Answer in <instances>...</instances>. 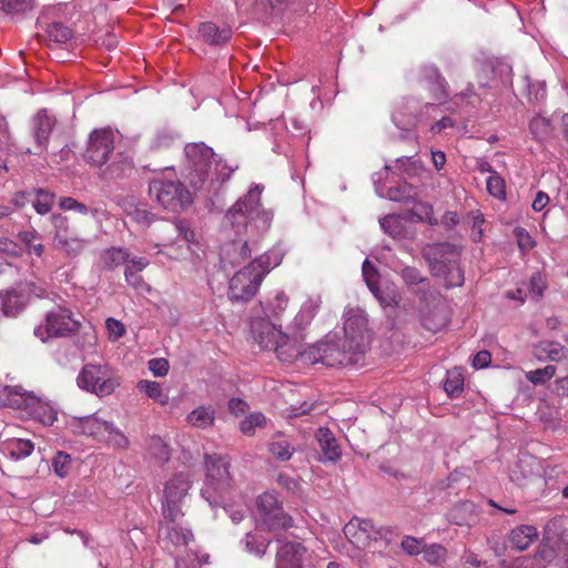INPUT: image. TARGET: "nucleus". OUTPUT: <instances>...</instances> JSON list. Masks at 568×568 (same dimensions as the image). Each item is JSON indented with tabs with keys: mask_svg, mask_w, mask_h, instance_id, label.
Listing matches in <instances>:
<instances>
[{
	"mask_svg": "<svg viewBox=\"0 0 568 568\" xmlns=\"http://www.w3.org/2000/svg\"><path fill=\"white\" fill-rule=\"evenodd\" d=\"M169 538L176 545H187L192 539V532L182 527L172 526L169 529Z\"/></svg>",
	"mask_w": 568,
	"mask_h": 568,
	"instance_id": "nucleus-56",
	"label": "nucleus"
},
{
	"mask_svg": "<svg viewBox=\"0 0 568 568\" xmlns=\"http://www.w3.org/2000/svg\"><path fill=\"white\" fill-rule=\"evenodd\" d=\"M57 229L53 243L55 247L63 250L68 255H78L84 247L85 241L69 235L67 217L60 214L52 216Z\"/></svg>",
	"mask_w": 568,
	"mask_h": 568,
	"instance_id": "nucleus-18",
	"label": "nucleus"
},
{
	"mask_svg": "<svg viewBox=\"0 0 568 568\" xmlns=\"http://www.w3.org/2000/svg\"><path fill=\"white\" fill-rule=\"evenodd\" d=\"M60 206L63 210L78 211L81 214H88L89 209L84 203L77 201L73 197L67 196L60 200Z\"/></svg>",
	"mask_w": 568,
	"mask_h": 568,
	"instance_id": "nucleus-63",
	"label": "nucleus"
},
{
	"mask_svg": "<svg viewBox=\"0 0 568 568\" xmlns=\"http://www.w3.org/2000/svg\"><path fill=\"white\" fill-rule=\"evenodd\" d=\"M105 327L109 333V338L111 341H116L125 334V326L118 320L113 317H109L105 321Z\"/></svg>",
	"mask_w": 568,
	"mask_h": 568,
	"instance_id": "nucleus-58",
	"label": "nucleus"
},
{
	"mask_svg": "<svg viewBox=\"0 0 568 568\" xmlns=\"http://www.w3.org/2000/svg\"><path fill=\"white\" fill-rule=\"evenodd\" d=\"M419 81L425 83L434 101L440 103L448 97V83L435 64H423L419 68Z\"/></svg>",
	"mask_w": 568,
	"mask_h": 568,
	"instance_id": "nucleus-15",
	"label": "nucleus"
},
{
	"mask_svg": "<svg viewBox=\"0 0 568 568\" xmlns=\"http://www.w3.org/2000/svg\"><path fill=\"white\" fill-rule=\"evenodd\" d=\"M148 265L149 261L145 257L139 256L131 260L129 257L125 262V280L132 283L141 282L143 278L139 276V273L142 272Z\"/></svg>",
	"mask_w": 568,
	"mask_h": 568,
	"instance_id": "nucleus-43",
	"label": "nucleus"
},
{
	"mask_svg": "<svg viewBox=\"0 0 568 568\" xmlns=\"http://www.w3.org/2000/svg\"><path fill=\"white\" fill-rule=\"evenodd\" d=\"M368 288L383 307L395 306L399 302L395 286H368Z\"/></svg>",
	"mask_w": 568,
	"mask_h": 568,
	"instance_id": "nucleus-39",
	"label": "nucleus"
},
{
	"mask_svg": "<svg viewBox=\"0 0 568 568\" xmlns=\"http://www.w3.org/2000/svg\"><path fill=\"white\" fill-rule=\"evenodd\" d=\"M22 254L23 246L21 244L7 236H0V256L20 257Z\"/></svg>",
	"mask_w": 568,
	"mask_h": 568,
	"instance_id": "nucleus-53",
	"label": "nucleus"
},
{
	"mask_svg": "<svg viewBox=\"0 0 568 568\" xmlns=\"http://www.w3.org/2000/svg\"><path fill=\"white\" fill-rule=\"evenodd\" d=\"M344 339L351 349L363 354L371 343V329L365 312L357 306H347L344 315Z\"/></svg>",
	"mask_w": 568,
	"mask_h": 568,
	"instance_id": "nucleus-6",
	"label": "nucleus"
},
{
	"mask_svg": "<svg viewBox=\"0 0 568 568\" xmlns=\"http://www.w3.org/2000/svg\"><path fill=\"white\" fill-rule=\"evenodd\" d=\"M191 486L192 479L187 473H176L165 483L163 503L165 519L175 523L183 515L181 503L186 497Z\"/></svg>",
	"mask_w": 568,
	"mask_h": 568,
	"instance_id": "nucleus-8",
	"label": "nucleus"
},
{
	"mask_svg": "<svg viewBox=\"0 0 568 568\" xmlns=\"http://www.w3.org/2000/svg\"><path fill=\"white\" fill-rule=\"evenodd\" d=\"M257 293V286H227V296L232 303H245Z\"/></svg>",
	"mask_w": 568,
	"mask_h": 568,
	"instance_id": "nucleus-45",
	"label": "nucleus"
},
{
	"mask_svg": "<svg viewBox=\"0 0 568 568\" xmlns=\"http://www.w3.org/2000/svg\"><path fill=\"white\" fill-rule=\"evenodd\" d=\"M268 449L271 454L281 462L291 459L295 450L292 444L288 442V439L282 436H278L277 438L273 439L270 443Z\"/></svg>",
	"mask_w": 568,
	"mask_h": 568,
	"instance_id": "nucleus-42",
	"label": "nucleus"
},
{
	"mask_svg": "<svg viewBox=\"0 0 568 568\" xmlns=\"http://www.w3.org/2000/svg\"><path fill=\"white\" fill-rule=\"evenodd\" d=\"M448 323L449 311L446 302L440 297L434 298L432 305L427 303L422 308V324L426 329L436 333Z\"/></svg>",
	"mask_w": 568,
	"mask_h": 568,
	"instance_id": "nucleus-16",
	"label": "nucleus"
},
{
	"mask_svg": "<svg viewBox=\"0 0 568 568\" xmlns=\"http://www.w3.org/2000/svg\"><path fill=\"white\" fill-rule=\"evenodd\" d=\"M556 374L554 365H547L544 368H537L526 373V379L535 385H544Z\"/></svg>",
	"mask_w": 568,
	"mask_h": 568,
	"instance_id": "nucleus-48",
	"label": "nucleus"
},
{
	"mask_svg": "<svg viewBox=\"0 0 568 568\" xmlns=\"http://www.w3.org/2000/svg\"><path fill=\"white\" fill-rule=\"evenodd\" d=\"M248 336L262 351L276 353L282 362H292L300 356V336L292 326L277 323L263 315L252 316L248 321Z\"/></svg>",
	"mask_w": 568,
	"mask_h": 568,
	"instance_id": "nucleus-2",
	"label": "nucleus"
},
{
	"mask_svg": "<svg viewBox=\"0 0 568 568\" xmlns=\"http://www.w3.org/2000/svg\"><path fill=\"white\" fill-rule=\"evenodd\" d=\"M530 132L538 140H547L555 135L552 120L537 115L529 123Z\"/></svg>",
	"mask_w": 568,
	"mask_h": 568,
	"instance_id": "nucleus-36",
	"label": "nucleus"
},
{
	"mask_svg": "<svg viewBox=\"0 0 568 568\" xmlns=\"http://www.w3.org/2000/svg\"><path fill=\"white\" fill-rule=\"evenodd\" d=\"M237 169L217 158L212 148L203 142L187 143L184 146L182 176L194 190H201L207 181L224 183Z\"/></svg>",
	"mask_w": 568,
	"mask_h": 568,
	"instance_id": "nucleus-1",
	"label": "nucleus"
},
{
	"mask_svg": "<svg viewBox=\"0 0 568 568\" xmlns=\"http://www.w3.org/2000/svg\"><path fill=\"white\" fill-rule=\"evenodd\" d=\"M546 532L547 538L554 541L559 551L568 552V527H562L561 519L551 520L546 527Z\"/></svg>",
	"mask_w": 568,
	"mask_h": 568,
	"instance_id": "nucleus-32",
	"label": "nucleus"
},
{
	"mask_svg": "<svg viewBox=\"0 0 568 568\" xmlns=\"http://www.w3.org/2000/svg\"><path fill=\"white\" fill-rule=\"evenodd\" d=\"M256 508L262 527L278 535L293 526L292 517L280 505L276 496L264 493L256 498Z\"/></svg>",
	"mask_w": 568,
	"mask_h": 568,
	"instance_id": "nucleus-7",
	"label": "nucleus"
},
{
	"mask_svg": "<svg viewBox=\"0 0 568 568\" xmlns=\"http://www.w3.org/2000/svg\"><path fill=\"white\" fill-rule=\"evenodd\" d=\"M262 187L255 185L237 200L225 214V222L230 223L239 233L246 229L248 223H254L257 229L266 230L273 220L270 211L261 207Z\"/></svg>",
	"mask_w": 568,
	"mask_h": 568,
	"instance_id": "nucleus-3",
	"label": "nucleus"
},
{
	"mask_svg": "<svg viewBox=\"0 0 568 568\" xmlns=\"http://www.w3.org/2000/svg\"><path fill=\"white\" fill-rule=\"evenodd\" d=\"M164 233L163 245L172 250L174 244H178L180 253L175 256H183L190 251L189 243L194 239V232L190 230L189 224L183 220H178L162 225Z\"/></svg>",
	"mask_w": 568,
	"mask_h": 568,
	"instance_id": "nucleus-13",
	"label": "nucleus"
},
{
	"mask_svg": "<svg viewBox=\"0 0 568 568\" xmlns=\"http://www.w3.org/2000/svg\"><path fill=\"white\" fill-rule=\"evenodd\" d=\"M199 36L209 45H224L232 38V29L226 26L219 27L211 21H206L199 26Z\"/></svg>",
	"mask_w": 568,
	"mask_h": 568,
	"instance_id": "nucleus-26",
	"label": "nucleus"
},
{
	"mask_svg": "<svg viewBox=\"0 0 568 568\" xmlns=\"http://www.w3.org/2000/svg\"><path fill=\"white\" fill-rule=\"evenodd\" d=\"M538 530L534 525H518L508 534L510 547L517 551L528 549L538 540Z\"/></svg>",
	"mask_w": 568,
	"mask_h": 568,
	"instance_id": "nucleus-25",
	"label": "nucleus"
},
{
	"mask_svg": "<svg viewBox=\"0 0 568 568\" xmlns=\"http://www.w3.org/2000/svg\"><path fill=\"white\" fill-rule=\"evenodd\" d=\"M57 124V120L53 115L49 114L45 109H42L36 113L32 118V135L36 141V149L29 150L30 153L40 154L47 146L49 136Z\"/></svg>",
	"mask_w": 568,
	"mask_h": 568,
	"instance_id": "nucleus-19",
	"label": "nucleus"
},
{
	"mask_svg": "<svg viewBox=\"0 0 568 568\" xmlns=\"http://www.w3.org/2000/svg\"><path fill=\"white\" fill-rule=\"evenodd\" d=\"M148 449L151 457L161 464L169 462L171 457L169 445L159 436L150 438Z\"/></svg>",
	"mask_w": 568,
	"mask_h": 568,
	"instance_id": "nucleus-40",
	"label": "nucleus"
},
{
	"mask_svg": "<svg viewBox=\"0 0 568 568\" xmlns=\"http://www.w3.org/2000/svg\"><path fill=\"white\" fill-rule=\"evenodd\" d=\"M316 439L320 444L321 452L328 460L335 462L341 457V447L335 436L327 427L318 428Z\"/></svg>",
	"mask_w": 568,
	"mask_h": 568,
	"instance_id": "nucleus-31",
	"label": "nucleus"
},
{
	"mask_svg": "<svg viewBox=\"0 0 568 568\" xmlns=\"http://www.w3.org/2000/svg\"><path fill=\"white\" fill-rule=\"evenodd\" d=\"M415 101L404 99L393 113V121L396 126L408 130L416 126L424 120L423 113L415 112Z\"/></svg>",
	"mask_w": 568,
	"mask_h": 568,
	"instance_id": "nucleus-24",
	"label": "nucleus"
},
{
	"mask_svg": "<svg viewBox=\"0 0 568 568\" xmlns=\"http://www.w3.org/2000/svg\"><path fill=\"white\" fill-rule=\"evenodd\" d=\"M514 236L516 237L517 245L523 253L529 252L536 245L528 231L524 227H516L514 230Z\"/></svg>",
	"mask_w": 568,
	"mask_h": 568,
	"instance_id": "nucleus-55",
	"label": "nucleus"
},
{
	"mask_svg": "<svg viewBox=\"0 0 568 568\" xmlns=\"http://www.w3.org/2000/svg\"><path fill=\"white\" fill-rule=\"evenodd\" d=\"M263 310V316L277 323L286 324L290 322L292 312L287 311L288 301L284 292L275 290L273 297L260 303Z\"/></svg>",
	"mask_w": 568,
	"mask_h": 568,
	"instance_id": "nucleus-22",
	"label": "nucleus"
},
{
	"mask_svg": "<svg viewBox=\"0 0 568 568\" xmlns=\"http://www.w3.org/2000/svg\"><path fill=\"white\" fill-rule=\"evenodd\" d=\"M271 254H264L255 258L250 265L237 272L234 281L237 283L247 282V284H261L264 276L271 271Z\"/></svg>",
	"mask_w": 568,
	"mask_h": 568,
	"instance_id": "nucleus-21",
	"label": "nucleus"
},
{
	"mask_svg": "<svg viewBox=\"0 0 568 568\" xmlns=\"http://www.w3.org/2000/svg\"><path fill=\"white\" fill-rule=\"evenodd\" d=\"M114 150V134L111 130H95L91 133L84 159L87 162L101 166L105 164Z\"/></svg>",
	"mask_w": 568,
	"mask_h": 568,
	"instance_id": "nucleus-12",
	"label": "nucleus"
},
{
	"mask_svg": "<svg viewBox=\"0 0 568 568\" xmlns=\"http://www.w3.org/2000/svg\"><path fill=\"white\" fill-rule=\"evenodd\" d=\"M486 186L491 196L499 200L506 199V183L497 172H493V174L488 176Z\"/></svg>",
	"mask_w": 568,
	"mask_h": 568,
	"instance_id": "nucleus-49",
	"label": "nucleus"
},
{
	"mask_svg": "<svg viewBox=\"0 0 568 568\" xmlns=\"http://www.w3.org/2000/svg\"><path fill=\"white\" fill-rule=\"evenodd\" d=\"M471 215V230H473V240L475 242H479L483 236V224L485 222L484 215L479 211H473Z\"/></svg>",
	"mask_w": 568,
	"mask_h": 568,
	"instance_id": "nucleus-60",
	"label": "nucleus"
},
{
	"mask_svg": "<svg viewBox=\"0 0 568 568\" xmlns=\"http://www.w3.org/2000/svg\"><path fill=\"white\" fill-rule=\"evenodd\" d=\"M136 387L141 393H144L149 398L153 399L154 402L161 405L169 404V394L163 390L160 383L149 379H141L138 382Z\"/></svg>",
	"mask_w": 568,
	"mask_h": 568,
	"instance_id": "nucleus-34",
	"label": "nucleus"
},
{
	"mask_svg": "<svg viewBox=\"0 0 568 568\" xmlns=\"http://www.w3.org/2000/svg\"><path fill=\"white\" fill-rule=\"evenodd\" d=\"M215 418L216 412L212 405L197 406L186 415L187 424L201 429L214 426Z\"/></svg>",
	"mask_w": 568,
	"mask_h": 568,
	"instance_id": "nucleus-30",
	"label": "nucleus"
},
{
	"mask_svg": "<svg viewBox=\"0 0 568 568\" xmlns=\"http://www.w3.org/2000/svg\"><path fill=\"white\" fill-rule=\"evenodd\" d=\"M169 362L165 358H153L149 361V369L154 376L163 377L169 373Z\"/></svg>",
	"mask_w": 568,
	"mask_h": 568,
	"instance_id": "nucleus-61",
	"label": "nucleus"
},
{
	"mask_svg": "<svg viewBox=\"0 0 568 568\" xmlns=\"http://www.w3.org/2000/svg\"><path fill=\"white\" fill-rule=\"evenodd\" d=\"M433 213V205L427 202H418L415 207L408 212L412 219L424 221L426 216Z\"/></svg>",
	"mask_w": 568,
	"mask_h": 568,
	"instance_id": "nucleus-62",
	"label": "nucleus"
},
{
	"mask_svg": "<svg viewBox=\"0 0 568 568\" xmlns=\"http://www.w3.org/2000/svg\"><path fill=\"white\" fill-rule=\"evenodd\" d=\"M362 273L365 284H378L379 274L374 264L369 260H365L362 266Z\"/></svg>",
	"mask_w": 568,
	"mask_h": 568,
	"instance_id": "nucleus-59",
	"label": "nucleus"
},
{
	"mask_svg": "<svg viewBox=\"0 0 568 568\" xmlns=\"http://www.w3.org/2000/svg\"><path fill=\"white\" fill-rule=\"evenodd\" d=\"M311 558L308 549L300 541H286L276 551L275 568H305Z\"/></svg>",
	"mask_w": 568,
	"mask_h": 568,
	"instance_id": "nucleus-14",
	"label": "nucleus"
},
{
	"mask_svg": "<svg viewBox=\"0 0 568 568\" xmlns=\"http://www.w3.org/2000/svg\"><path fill=\"white\" fill-rule=\"evenodd\" d=\"M73 36L72 30L61 22H51L47 24L45 37L52 43H65Z\"/></svg>",
	"mask_w": 568,
	"mask_h": 568,
	"instance_id": "nucleus-37",
	"label": "nucleus"
},
{
	"mask_svg": "<svg viewBox=\"0 0 568 568\" xmlns=\"http://www.w3.org/2000/svg\"><path fill=\"white\" fill-rule=\"evenodd\" d=\"M447 520L457 526H471L477 518L473 501L463 500L455 504L446 514Z\"/></svg>",
	"mask_w": 568,
	"mask_h": 568,
	"instance_id": "nucleus-28",
	"label": "nucleus"
},
{
	"mask_svg": "<svg viewBox=\"0 0 568 568\" xmlns=\"http://www.w3.org/2000/svg\"><path fill=\"white\" fill-rule=\"evenodd\" d=\"M78 385L88 392L103 397L112 394L119 384L109 376L104 367L100 365H85L78 376Z\"/></svg>",
	"mask_w": 568,
	"mask_h": 568,
	"instance_id": "nucleus-10",
	"label": "nucleus"
},
{
	"mask_svg": "<svg viewBox=\"0 0 568 568\" xmlns=\"http://www.w3.org/2000/svg\"><path fill=\"white\" fill-rule=\"evenodd\" d=\"M314 359L322 362L326 366H347L357 362L356 356L361 353L351 349L349 343L346 339L343 342L342 348L337 343L324 342L313 348Z\"/></svg>",
	"mask_w": 568,
	"mask_h": 568,
	"instance_id": "nucleus-9",
	"label": "nucleus"
},
{
	"mask_svg": "<svg viewBox=\"0 0 568 568\" xmlns=\"http://www.w3.org/2000/svg\"><path fill=\"white\" fill-rule=\"evenodd\" d=\"M109 424L105 420H101L98 417L89 416L82 420L83 433L89 436L103 435L105 429L109 428Z\"/></svg>",
	"mask_w": 568,
	"mask_h": 568,
	"instance_id": "nucleus-50",
	"label": "nucleus"
},
{
	"mask_svg": "<svg viewBox=\"0 0 568 568\" xmlns=\"http://www.w3.org/2000/svg\"><path fill=\"white\" fill-rule=\"evenodd\" d=\"M54 203V195L48 191L39 189L37 191V197L33 202V207L36 211L43 215L51 211Z\"/></svg>",
	"mask_w": 568,
	"mask_h": 568,
	"instance_id": "nucleus-51",
	"label": "nucleus"
},
{
	"mask_svg": "<svg viewBox=\"0 0 568 568\" xmlns=\"http://www.w3.org/2000/svg\"><path fill=\"white\" fill-rule=\"evenodd\" d=\"M444 389L450 398L459 397L464 390V375L460 368L447 371Z\"/></svg>",
	"mask_w": 568,
	"mask_h": 568,
	"instance_id": "nucleus-35",
	"label": "nucleus"
},
{
	"mask_svg": "<svg viewBox=\"0 0 568 568\" xmlns=\"http://www.w3.org/2000/svg\"><path fill=\"white\" fill-rule=\"evenodd\" d=\"M36 0H0V10L8 16L24 14L34 8Z\"/></svg>",
	"mask_w": 568,
	"mask_h": 568,
	"instance_id": "nucleus-41",
	"label": "nucleus"
},
{
	"mask_svg": "<svg viewBox=\"0 0 568 568\" xmlns=\"http://www.w3.org/2000/svg\"><path fill=\"white\" fill-rule=\"evenodd\" d=\"M532 355L539 362H559L565 357V347L555 341H540L534 345Z\"/></svg>",
	"mask_w": 568,
	"mask_h": 568,
	"instance_id": "nucleus-29",
	"label": "nucleus"
},
{
	"mask_svg": "<svg viewBox=\"0 0 568 568\" xmlns=\"http://www.w3.org/2000/svg\"><path fill=\"white\" fill-rule=\"evenodd\" d=\"M204 466L206 486L219 494L226 491L232 485L229 460L217 454H205Z\"/></svg>",
	"mask_w": 568,
	"mask_h": 568,
	"instance_id": "nucleus-11",
	"label": "nucleus"
},
{
	"mask_svg": "<svg viewBox=\"0 0 568 568\" xmlns=\"http://www.w3.org/2000/svg\"><path fill=\"white\" fill-rule=\"evenodd\" d=\"M422 554L425 561L430 565H438L445 561L447 557V549L439 544H432L429 546H424Z\"/></svg>",
	"mask_w": 568,
	"mask_h": 568,
	"instance_id": "nucleus-46",
	"label": "nucleus"
},
{
	"mask_svg": "<svg viewBox=\"0 0 568 568\" xmlns=\"http://www.w3.org/2000/svg\"><path fill=\"white\" fill-rule=\"evenodd\" d=\"M7 448L13 458L21 459L32 454L34 445L30 439H13L8 443Z\"/></svg>",
	"mask_w": 568,
	"mask_h": 568,
	"instance_id": "nucleus-44",
	"label": "nucleus"
},
{
	"mask_svg": "<svg viewBox=\"0 0 568 568\" xmlns=\"http://www.w3.org/2000/svg\"><path fill=\"white\" fill-rule=\"evenodd\" d=\"M266 418L261 413H254L245 417L241 424L240 429L244 435L252 436L257 427L264 426Z\"/></svg>",
	"mask_w": 568,
	"mask_h": 568,
	"instance_id": "nucleus-52",
	"label": "nucleus"
},
{
	"mask_svg": "<svg viewBox=\"0 0 568 568\" xmlns=\"http://www.w3.org/2000/svg\"><path fill=\"white\" fill-rule=\"evenodd\" d=\"M403 549L409 555H417L423 552L424 546L422 542L414 537H405L402 541Z\"/></svg>",
	"mask_w": 568,
	"mask_h": 568,
	"instance_id": "nucleus-64",
	"label": "nucleus"
},
{
	"mask_svg": "<svg viewBox=\"0 0 568 568\" xmlns=\"http://www.w3.org/2000/svg\"><path fill=\"white\" fill-rule=\"evenodd\" d=\"M71 464V456L64 452H58L52 460L53 470L61 478L68 476Z\"/></svg>",
	"mask_w": 568,
	"mask_h": 568,
	"instance_id": "nucleus-54",
	"label": "nucleus"
},
{
	"mask_svg": "<svg viewBox=\"0 0 568 568\" xmlns=\"http://www.w3.org/2000/svg\"><path fill=\"white\" fill-rule=\"evenodd\" d=\"M129 257V252L122 247H110L101 253L102 264L106 268L118 267L125 263Z\"/></svg>",
	"mask_w": 568,
	"mask_h": 568,
	"instance_id": "nucleus-38",
	"label": "nucleus"
},
{
	"mask_svg": "<svg viewBox=\"0 0 568 568\" xmlns=\"http://www.w3.org/2000/svg\"><path fill=\"white\" fill-rule=\"evenodd\" d=\"M383 231L394 239H400L406 235L405 220L398 214H389L379 219Z\"/></svg>",
	"mask_w": 568,
	"mask_h": 568,
	"instance_id": "nucleus-33",
	"label": "nucleus"
},
{
	"mask_svg": "<svg viewBox=\"0 0 568 568\" xmlns=\"http://www.w3.org/2000/svg\"><path fill=\"white\" fill-rule=\"evenodd\" d=\"M149 194L153 202L171 212H180L193 203V196L178 180L155 178L150 181Z\"/></svg>",
	"mask_w": 568,
	"mask_h": 568,
	"instance_id": "nucleus-5",
	"label": "nucleus"
},
{
	"mask_svg": "<svg viewBox=\"0 0 568 568\" xmlns=\"http://www.w3.org/2000/svg\"><path fill=\"white\" fill-rule=\"evenodd\" d=\"M80 326L70 310L59 306L58 310L48 313L45 328L50 335L65 336L78 331Z\"/></svg>",
	"mask_w": 568,
	"mask_h": 568,
	"instance_id": "nucleus-17",
	"label": "nucleus"
},
{
	"mask_svg": "<svg viewBox=\"0 0 568 568\" xmlns=\"http://www.w3.org/2000/svg\"><path fill=\"white\" fill-rule=\"evenodd\" d=\"M320 308V300H308L305 302L300 312L290 320V325L292 326L293 332L297 333L300 336V344L302 345L304 341V331L306 326L311 323V321L314 318L315 314L317 313Z\"/></svg>",
	"mask_w": 568,
	"mask_h": 568,
	"instance_id": "nucleus-27",
	"label": "nucleus"
},
{
	"mask_svg": "<svg viewBox=\"0 0 568 568\" xmlns=\"http://www.w3.org/2000/svg\"><path fill=\"white\" fill-rule=\"evenodd\" d=\"M412 186L408 184H403L396 187H390L388 190V197L392 201L396 202H409L413 199L410 193Z\"/></svg>",
	"mask_w": 568,
	"mask_h": 568,
	"instance_id": "nucleus-57",
	"label": "nucleus"
},
{
	"mask_svg": "<svg viewBox=\"0 0 568 568\" xmlns=\"http://www.w3.org/2000/svg\"><path fill=\"white\" fill-rule=\"evenodd\" d=\"M29 301L27 286H11L0 292L1 310L7 316L18 314Z\"/></svg>",
	"mask_w": 568,
	"mask_h": 568,
	"instance_id": "nucleus-20",
	"label": "nucleus"
},
{
	"mask_svg": "<svg viewBox=\"0 0 568 568\" xmlns=\"http://www.w3.org/2000/svg\"><path fill=\"white\" fill-rule=\"evenodd\" d=\"M344 534L349 540L359 546L361 544L363 546L366 545L367 539H374L376 540L377 535L379 534L369 519H363V520H351L345 527H344Z\"/></svg>",
	"mask_w": 568,
	"mask_h": 568,
	"instance_id": "nucleus-23",
	"label": "nucleus"
},
{
	"mask_svg": "<svg viewBox=\"0 0 568 568\" xmlns=\"http://www.w3.org/2000/svg\"><path fill=\"white\" fill-rule=\"evenodd\" d=\"M0 406L26 410L27 414L45 426L57 420V412L47 403L21 386L0 385Z\"/></svg>",
	"mask_w": 568,
	"mask_h": 568,
	"instance_id": "nucleus-4",
	"label": "nucleus"
},
{
	"mask_svg": "<svg viewBox=\"0 0 568 568\" xmlns=\"http://www.w3.org/2000/svg\"><path fill=\"white\" fill-rule=\"evenodd\" d=\"M105 442L118 449H126L129 447L128 437L119 429L115 428L111 423L109 428L103 434Z\"/></svg>",
	"mask_w": 568,
	"mask_h": 568,
	"instance_id": "nucleus-47",
	"label": "nucleus"
}]
</instances>
